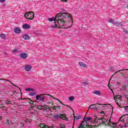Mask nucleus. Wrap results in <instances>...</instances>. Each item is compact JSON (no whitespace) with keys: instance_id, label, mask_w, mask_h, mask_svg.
Listing matches in <instances>:
<instances>
[{"instance_id":"9b49d317","label":"nucleus","mask_w":128,"mask_h":128,"mask_svg":"<svg viewBox=\"0 0 128 128\" xmlns=\"http://www.w3.org/2000/svg\"><path fill=\"white\" fill-rule=\"evenodd\" d=\"M25 70L26 72H30L32 70V66L27 65L25 67Z\"/></svg>"},{"instance_id":"5701e85b","label":"nucleus","mask_w":128,"mask_h":128,"mask_svg":"<svg viewBox=\"0 0 128 128\" xmlns=\"http://www.w3.org/2000/svg\"><path fill=\"white\" fill-rule=\"evenodd\" d=\"M94 94H98V96H100V91H94Z\"/></svg>"},{"instance_id":"39448f33","label":"nucleus","mask_w":128,"mask_h":128,"mask_svg":"<svg viewBox=\"0 0 128 128\" xmlns=\"http://www.w3.org/2000/svg\"><path fill=\"white\" fill-rule=\"evenodd\" d=\"M24 16L27 20H32L34 18V13L32 12H27L24 14Z\"/></svg>"},{"instance_id":"a878e982","label":"nucleus","mask_w":128,"mask_h":128,"mask_svg":"<svg viewBox=\"0 0 128 128\" xmlns=\"http://www.w3.org/2000/svg\"><path fill=\"white\" fill-rule=\"evenodd\" d=\"M6 80V82H10L11 84H12V86H16V88H18V86H16L13 83H12V82L10 81L9 80Z\"/></svg>"},{"instance_id":"c9c22d12","label":"nucleus","mask_w":128,"mask_h":128,"mask_svg":"<svg viewBox=\"0 0 128 128\" xmlns=\"http://www.w3.org/2000/svg\"><path fill=\"white\" fill-rule=\"evenodd\" d=\"M78 128H84V124H80Z\"/></svg>"},{"instance_id":"4d7b16f0","label":"nucleus","mask_w":128,"mask_h":128,"mask_svg":"<svg viewBox=\"0 0 128 128\" xmlns=\"http://www.w3.org/2000/svg\"><path fill=\"white\" fill-rule=\"evenodd\" d=\"M94 122H91L92 124H93Z\"/></svg>"},{"instance_id":"c03bdc74","label":"nucleus","mask_w":128,"mask_h":128,"mask_svg":"<svg viewBox=\"0 0 128 128\" xmlns=\"http://www.w3.org/2000/svg\"><path fill=\"white\" fill-rule=\"evenodd\" d=\"M57 110H60V106H56Z\"/></svg>"},{"instance_id":"f03ea898","label":"nucleus","mask_w":128,"mask_h":128,"mask_svg":"<svg viewBox=\"0 0 128 128\" xmlns=\"http://www.w3.org/2000/svg\"><path fill=\"white\" fill-rule=\"evenodd\" d=\"M112 93L114 94V100L117 104L118 106L120 108V106H122V104H124L125 102L122 98V96L121 95H116L114 96V92H112Z\"/></svg>"},{"instance_id":"7ed1b4c3","label":"nucleus","mask_w":128,"mask_h":128,"mask_svg":"<svg viewBox=\"0 0 128 128\" xmlns=\"http://www.w3.org/2000/svg\"><path fill=\"white\" fill-rule=\"evenodd\" d=\"M98 120H101L99 122V124H106L107 123V124H108V126H112V128H116V123L107 122L108 120L106 119H104V118H98Z\"/></svg>"},{"instance_id":"603ef678","label":"nucleus","mask_w":128,"mask_h":128,"mask_svg":"<svg viewBox=\"0 0 128 128\" xmlns=\"http://www.w3.org/2000/svg\"><path fill=\"white\" fill-rule=\"evenodd\" d=\"M28 122H32V120H28Z\"/></svg>"},{"instance_id":"cd10ccee","label":"nucleus","mask_w":128,"mask_h":128,"mask_svg":"<svg viewBox=\"0 0 128 128\" xmlns=\"http://www.w3.org/2000/svg\"><path fill=\"white\" fill-rule=\"evenodd\" d=\"M109 22L112 24H116V22H114V20H112V19L109 20Z\"/></svg>"},{"instance_id":"13d9d810","label":"nucleus","mask_w":128,"mask_h":128,"mask_svg":"<svg viewBox=\"0 0 128 128\" xmlns=\"http://www.w3.org/2000/svg\"><path fill=\"white\" fill-rule=\"evenodd\" d=\"M124 116H126V115H124Z\"/></svg>"},{"instance_id":"f8f14e48","label":"nucleus","mask_w":128,"mask_h":128,"mask_svg":"<svg viewBox=\"0 0 128 128\" xmlns=\"http://www.w3.org/2000/svg\"><path fill=\"white\" fill-rule=\"evenodd\" d=\"M23 28H26V30H29V28H30V26L28 24H24L22 26Z\"/></svg>"},{"instance_id":"a211bd4d","label":"nucleus","mask_w":128,"mask_h":128,"mask_svg":"<svg viewBox=\"0 0 128 128\" xmlns=\"http://www.w3.org/2000/svg\"><path fill=\"white\" fill-rule=\"evenodd\" d=\"M48 20L49 22H54H54H56V17H55V18H48Z\"/></svg>"},{"instance_id":"f257e3e1","label":"nucleus","mask_w":128,"mask_h":128,"mask_svg":"<svg viewBox=\"0 0 128 128\" xmlns=\"http://www.w3.org/2000/svg\"><path fill=\"white\" fill-rule=\"evenodd\" d=\"M66 15L70 20H72V16L68 13H59L56 16V22L58 24L60 28H64V24L66 22V20H64L66 18Z\"/></svg>"},{"instance_id":"aec40b11","label":"nucleus","mask_w":128,"mask_h":128,"mask_svg":"<svg viewBox=\"0 0 128 128\" xmlns=\"http://www.w3.org/2000/svg\"><path fill=\"white\" fill-rule=\"evenodd\" d=\"M123 118H124V116H122L120 118V121L122 122H124V120H126V118H124V119Z\"/></svg>"},{"instance_id":"5fc2aeb1","label":"nucleus","mask_w":128,"mask_h":128,"mask_svg":"<svg viewBox=\"0 0 128 128\" xmlns=\"http://www.w3.org/2000/svg\"><path fill=\"white\" fill-rule=\"evenodd\" d=\"M126 98H127V100H128V98H126Z\"/></svg>"},{"instance_id":"8fccbe9b","label":"nucleus","mask_w":128,"mask_h":128,"mask_svg":"<svg viewBox=\"0 0 128 128\" xmlns=\"http://www.w3.org/2000/svg\"><path fill=\"white\" fill-rule=\"evenodd\" d=\"M10 124H12V121H10Z\"/></svg>"},{"instance_id":"ddd939ff","label":"nucleus","mask_w":128,"mask_h":128,"mask_svg":"<svg viewBox=\"0 0 128 128\" xmlns=\"http://www.w3.org/2000/svg\"><path fill=\"white\" fill-rule=\"evenodd\" d=\"M14 32H16V34H20V29L18 28H16L14 29Z\"/></svg>"},{"instance_id":"ea45409f","label":"nucleus","mask_w":128,"mask_h":128,"mask_svg":"<svg viewBox=\"0 0 128 128\" xmlns=\"http://www.w3.org/2000/svg\"><path fill=\"white\" fill-rule=\"evenodd\" d=\"M118 26L120 27V26H122V24L120 23L118 24Z\"/></svg>"},{"instance_id":"7c9ffc66","label":"nucleus","mask_w":128,"mask_h":128,"mask_svg":"<svg viewBox=\"0 0 128 128\" xmlns=\"http://www.w3.org/2000/svg\"><path fill=\"white\" fill-rule=\"evenodd\" d=\"M52 108L54 110H58V108H56V106L52 107Z\"/></svg>"},{"instance_id":"393cba45","label":"nucleus","mask_w":128,"mask_h":128,"mask_svg":"<svg viewBox=\"0 0 128 128\" xmlns=\"http://www.w3.org/2000/svg\"><path fill=\"white\" fill-rule=\"evenodd\" d=\"M12 101H10L8 100H6V104H12Z\"/></svg>"},{"instance_id":"f704fd0d","label":"nucleus","mask_w":128,"mask_h":128,"mask_svg":"<svg viewBox=\"0 0 128 128\" xmlns=\"http://www.w3.org/2000/svg\"><path fill=\"white\" fill-rule=\"evenodd\" d=\"M124 32L125 33V34H128V30H126V29H124L123 30Z\"/></svg>"},{"instance_id":"e433bc0d","label":"nucleus","mask_w":128,"mask_h":128,"mask_svg":"<svg viewBox=\"0 0 128 128\" xmlns=\"http://www.w3.org/2000/svg\"><path fill=\"white\" fill-rule=\"evenodd\" d=\"M69 100H74V97H72V96H70V97L69 98Z\"/></svg>"},{"instance_id":"412c9836","label":"nucleus","mask_w":128,"mask_h":128,"mask_svg":"<svg viewBox=\"0 0 128 128\" xmlns=\"http://www.w3.org/2000/svg\"><path fill=\"white\" fill-rule=\"evenodd\" d=\"M26 92H34V89L27 88H26Z\"/></svg>"},{"instance_id":"2eb2a0df","label":"nucleus","mask_w":128,"mask_h":128,"mask_svg":"<svg viewBox=\"0 0 128 128\" xmlns=\"http://www.w3.org/2000/svg\"><path fill=\"white\" fill-rule=\"evenodd\" d=\"M79 64H80V66H82L83 68H86V64L84 62H79Z\"/></svg>"},{"instance_id":"4468645a","label":"nucleus","mask_w":128,"mask_h":128,"mask_svg":"<svg viewBox=\"0 0 128 128\" xmlns=\"http://www.w3.org/2000/svg\"><path fill=\"white\" fill-rule=\"evenodd\" d=\"M23 38L26 40H30V36L28 34H24L23 36Z\"/></svg>"},{"instance_id":"4c0bfd02","label":"nucleus","mask_w":128,"mask_h":128,"mask_svg":"<svg viewBox=\"0 0 128 128\" xmlns=\"http://www.w3.org/2000/svg\"><path fill=\"white\" fill-rule=\"evenodd\" d=\"M124 128H127V126H128V123L126 122V124H124V126H123Z\"/></svg>"},{"instance_id":"49530a36","label":"nucleus","mask_w":128,"mask_h":128,"mask_svg":"<svg viewBox=\"0 0 128 128\" xmlns=\"http://www.w3.org/2000/svg\"><path fill=\"white\" fill-rule=\"evenodd\" d=\"M62 2H68V0H61Z\"/></svg>"},{"instance_id":"864d4df0","label":"nucleus","mask_w":128,"mask_h":128,"mask_svg":"<svg viewBox=\"0 0 128 128\" xmlns=\"http://www.w3.org/2000/svg\"><path fill=\"white\" fill-rule=\"evenodd\" d=\"M120 74H122V76H124V73H120Z\"/></svg>"},{"instance_id":"37998d69","label":"nucleus","mask_w":128,"mask_h":128,"mask_svg":"<svg viewBox=\"0 0 128 128\" xmlns=\"http://www.w3.org/2000/svg\"><path fill=\"white\" fill-rule=\"evenodd\" d=\"M20 126H24V123H21L20 124Z\"/></svg>"},{"instance_id":"2f4dec72","label":"nucleus","mask_w":128,"mask_h":128,"mask_svg":"<svg viewBox=\"0 0 128 128\" xmlns=\"http://www.w3.org/2000/svg\"><path fill=\"white\" fill-rule=\"evenodd\" d=\"M124 70H128V69H126V70H120L118 71H117L116 74H118V72H122Z\"/></svg>"},{"instance_id":"dca6fc26","label":"nucleus","mask_w":128,"mask_h":128,"mask_svg":"<svg viewBox=\"0 0 128 128\" xmlns=\"http://www.w3.org/2000/svg\"><path fill=\"white\" fill-rule=\"evenodd\" d=\"M85 122H90V120H92V117H86L84 118Z\"/></svg>"},{"instance_id":"a18cd8bd","label":"nucleus","mask_w":128,"mask_h":128,"mask_svg":"<svg viewBox=\"0 0 128 128\" xmlns=\"http://www.w3.org/2000/svg\"><path fill=\"white\" fill-rule=\"evenodd\" d=\"M6 2V0H0V2Z\"/></svg>"},{"instance_id":"1a4fd4ad","label":"nucleus","mask_w":128,"mask_h":128,"mask_svg":"<svg viewBox=\"0 0 128 128\" xmlns=\"http://www.w3.org/2000/svg\"><path fill=\"white\" fill-rule=\"evenodd\" d=\"M43 110H45L46 112H50V110H52V106H48L46 105H44L43 106Z\"/></svg>"},{"instance_id":"f3484780","label":"nucleus","mask_w":128,"mask_h":128,"mask_svg":"<svg viewBox=\"0 0 128 128\" xmlns=\"http://www.w3.org/2000/svg\"><path fill=\"white\" fill-rule=\"evenodd\" d=\"M43 108H44V106H42V105L36 106V108H38V110H42Z\"/></svg>"},{"instance_id":"79ce46f5","label":"nucleus","mask_w":128,"mask_h":128,"mask_svg":"<svg viewBox=\"0 0 128 128\" xmlns=\"http://www.w3.org/2000/svg\"><path fill=\"white\" fill-rule=\"evenodd\" d=\"M100 114H104V111H101L100 112Z\"/></svg>"},{"instance_id":"4be33fe9","label":"nucleus","mask_w":128,"mask_h":128,"mask_svg":"<svg viewBox=\"0 0 128 128\" xmlns=\"http://www.w3.org/2000/svg\"><path fill=\"white\" fill-rule=\"evenodd\" d=\"M58 24L56 22H55V25L51 26L52 28H58Z\"/></svg>"},{"instance_id":"6e6552de","label":"nucleus","mask_w":128,"mask_h":128,"mask_svg":"<svg viewBox=\"0 0 128 128\" xmlns=\"http://www.w3.org/2000/svg\"><path fill=\"white\" fill-rule=\"evenodd\" d=\"M98 108H100V106H98V104H91L89 106V108H91L92 110H98Z\"/></svg>"},{"instance_id":"6ab92c4d","label":"nucleus","mask_w":128,"mask_h":128,"mask_svg":"<svg viewBox=\"0 0 128 128\" xmlns=\"http://www.w3.org/2000/svg\"><path fill=\"white\" fill-rule=\"evenodd\" d=\"M0 38H2L3 40H4V38H6V34H2L0 35Z\"/></svg>"},{"instance_id":"bb28decb","label":"nucleus","mask_w":128,"mask_h":128,"mask_svg":"<svg viewBox=\"0 0 128 128\" xmlns=\"http://www.w3.org/2000/svg\"><path fill=\"white\" fill-rule=\"evenodd\" d=\"M81 118L82 117L80 116H76L74 118V120H80V118Z\"/></svg>"},{"instance_id":"58836bf2","label":"nucleus","mask_w":128,"mask_h":128,"mask_svg":"<svg viewBox=\"0 0 128 128\" xmlns=\"http://www.w3.org/2000/svg\"><path fill=\"white\" fill-rule=\"evenodd\" d=\"M10 120H6V122H7V124H10Z\"/></svg>"},{"instance_id":"20e7f679","label":"nucleus","mask_w":128,"mask_h":128,"mask_svg":"<svg viewBox=\"0 0 128 128\" xmlns=\"http://www.w3.org/2000/svg\"><path fill=\"white\" fill-rule=\"evenodd\" d=\"M60 118H62L64 120H68V118L66 117V115L65 114H56L53 116V120H58Z\"/></svg>"},{"instance_id":"09e8293b","label":"nucleus","mask_w":128,"mask_h":128,"mask_svg":"<svg viewBox=\"0 0 128 128\" xmlns=\"http://www.w3.org/2000/svg\"><path fill=\"white\" fill-rule=\"evenodd\" d=\"M2 120V116H0V120Z\"/></svg>"},{"instance_id":"423d86ee","label":"nucleus","mask_w":128,"mask_h":128,"mask_svg":"<svg viewBox=\"0 0 128 128\" xmlns=\"http://www.w3.org/2000/svg\"><path fill=\"white\" fill-rule=\"evenodd\" d=\"M44 94L38 95L36 96V98L40 102H44Z\"/></svg>"},{"instance_id":"de8ad7c7","label":"nucleus","mask_w":128,"mask_h":128,"mask_svg":"<svg viewBox=\"0 0 128 128\" xmlns=\"http://www.w3.org/2000/svg\"><path fill=\"white\" fill-rule=\"evenodd\" d=\"M116 24H117V26H118V24H120V23H118V22H115V23H114Z\"/></svg>"},{"instance_id":"b1692460","label":"nucleus","mask_w":128,"mask_h":128,"mask_svg":"<svg viewBox=\"0 0 128 128\" xmlns=\"http://www.w3.org/2000/svg\"><path fill=\"white\" fill-rule=\"evenodd\" d=\"M36 92L34 91H33V92H30V96H34V94H36Z\"/></svg>"},{"instance_id":"473e14b6","label":"nucleus","mask_w":128,"mask_h":128,"mask_svg":"<svg viewBox=\"0 0 128 128\" xmlns=\"http://www.w3.org/2000/svg\"><path fill=\"white\" fill-rule=\"evenodd\" d=\"M56 100H58V102H60V104H62V106H66L65 104H62V102H61L60 100L58 99V98H55Z\"/></svg>"},{"instance_id":"3c124183","label":"nucleus","mask_w":128,"mask_h":128,"mask_svg":"<svg viewBox=\"0 0 128 128\" xmlns=\"http://www.w3.org/2000/svg\"><path fill=\"white\" fill-rule=\"evenodd\" d=\"M0 80H4L2 79V78H0Z\"/></svg>"},{"instance_id":"c756f323","label":"nucleus","mask_w":128,"mask_h":128,"mask_svg":"<svg viewBox=\"0 0 128 128\" xmlns=\"http://www.w3.org/2000/svg\"><path fill=\"white\" fill-rule=\"evenodd\" d=\"M18 52V49H14L12 50V52H14V54H16V52Z\"/></svg>"},{"instance_id":"c85d7f7f","label":"nucleus","mask_w":128,"mask_h":128,"mask_svg":"<svg viewBox=\"0 0 128 128\" xmlns=\"http://www.w3.org/2000/svg\"><path fill=\"white\" fill-rule=\"evenodd\" d=\"M59 126H60V128H66V125L64 124H60Z\"/></svg>"},{"instance_id":"72a5a7b5","label":"nucleus","mask_w":128,"mask_h":128,"mask_svg":"<svg viewBox=\"0 0 128 128\" xmlns=\"http://www.w3.org/2000/svg\"><path fill=\"white\" fill-rule=\"evenodd\" d=\"M82 84H83V86H86V84H88V82H83Z\"/></svg>"},{"instance_id":"6e6d98bb","label":"nucleus","mask_w":128,"mask_h":128,"mask_svg":"<svg viewBox=\"0 0 128 128\" xmlns=\"http://www.w3.org/2000/svg\"><path fill=\"white\" fill-rule=\"evenodd\" d=\"M126 8H128V5L126 6Z\"/></svg>"},{"instance_id":"0eeeda50","label":"nucleus","mask_w":128,"mask_h":128,"mask_svg":"<svg viewBox=\"0 0 128 128\" xmlns=\"http://www.w3.org/2000/svg\"><path fill=\"white\" fill-rule=\"evenodd\" d=\"M38 126L40 128H54V125H52L48 127V125H46L44 124H38Z\"/></svg>"},{"instance_id":"9d476101","label":"nucleus","mask_w":128,"mask_h":128,"mask_svg":"<svg viewBox=\"0 0 128 128\" xmlns=\"http://www.w3.org/2000/svg\"><path fill=\"white\" fill-rule=\"evenodd\" d=\"M20 56V58H22L26 59L28 58V54L24 52L22 53Z\"/></svg>"},{"instance_id":"a19ab883","label":"nucleus","mask_w":128,"mask_h":128,"mask_svg":"<svg viewBox=\"0 0 128 128\" xmlns=\"http://www.w3.org/2000/svg\"><path fill=\"white\" fill-rule=\"evenodd\" d=\"M110 70H111V72H112L114 70V68L112 67L110 68Z\"/></svg>"}]
</instances>
